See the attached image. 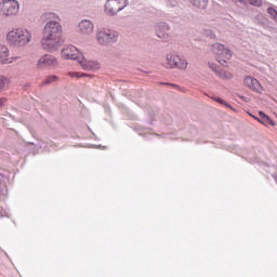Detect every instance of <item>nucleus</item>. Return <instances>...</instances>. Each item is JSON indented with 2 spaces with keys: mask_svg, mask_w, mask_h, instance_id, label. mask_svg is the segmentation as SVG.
Masks as SVG:
<instances>
[{
  "mask_svg": "<svg viewBox=\"0 0 277 277\" xmlns=\"http://www.w3.org/2000/svg\"><path fill=\"white\" fill-rule=\"evenodd\" d=\"M41 21L45 23L41 39L42 50L48 53H55L63 44L60 16L53 12H47L41 15Z\"/></svg>",
  "mask_w": 277,
  "mask_h": 277,
  "instance_id": "f257e3e1",
  "label": "nucleus"
},
{
  "mask_svg": "<svg viewBox=\"0 0 277 277\" xmlns=\"http://www.w3.org/2000/svg\"><path fill=\"white\" fill-rule=\"evenodd\" d=\"M31 31L27 28H13L6 34V42L14 49H23L31 42Z\"/></svg>",
  "mask_w": 277,
  "mask_h": 277,
  "instance_id": "f03ea898",
  "label": "nucleus"
},
{
  "mask_svg": "<svg viewBox=\"0 0 277 277\" xmlns=\"http://www.w3.org/2000/svg\"><path fill=\"white\" fill-rule=\"evenodd\" d=\"M96 40L102 47H111L118 42V34L107 28H101L96 32Z\"/></svg>",
  "mask_w": 277,
  "mask_h": 277,
  "instance_id": "7ed1b4c3",
  "label": "nucleus"
},
{
  "mask_svg": "<svg viewBox=\"0 0 277 277\" xmlns=\"http://www.w3.org/2000/svg\"><path fill=\"white\" fill-rule=\"evenodd\" d=\"M21 10V4L16 0H3L0 2V16H16Z\"/></svg>",
  "mask_w": 277,
  "mask_h": 277,
  "instance_id": "20e7f679",
  "label": "nucleus"
},
{
  "mask_svg": "<svg viewBox=\"0 0 277 277\" xmlns=\"http://www.w3.org/2000/svg\"><path fill=\"white\" fill-rule=\"evenodd\" d=\"M212 52L217 55V62L222 66L233 57V51L228 50L224 44L222 43H214L212 44Z\"/></svg>",
  "mask_w": 277,
  "mask_h": 277,
  "instance_id": "39448f33",
  "label": "nucleus"
},
{
  "mask_svg": "<svg viewBox=\"0 0 277 277\" xmlns=\"http://www.w3.org/2000/svg\"><path fill=\"white\" fill-rule=\"evenodd\" d=\"M129 5V0H107L105 12L108 16H116L118 12H122Z\"/></svg>",
  "mask_w": 277,
  "mask_h": 277,
  "instance_id": "423d86ee",
  "label": "nucleus"
},
{
  "mask_svg": "<svg viewBox=\"0 0 277 277\" xmlns=\"http://www.w3.org/2000/svg\"><path fill=\"white\" fill-rule=\"evenodd\" d=\"M166 68H180L181 70H185V68H187V60L179 55L167 54Z\"/></svg>",
  "mask_w": 277,
  "mask_h": 277,
  "instance_id": "0eeeda50",
  "label": "nucleus"
},
{
  "mask_svg": "<svg viewBox=\"0 0 277 277\" xmlns=\"http://www.w3.org/2000/svg\"><path fill=\"white\" fill-rule=\"evenodd\" d=\"M61 55L63 60H76L78 62L82 53L79 52V49H77L75 45H66L62 50Z\"/></svg>",
  "mask_w": 277,
  "mask_h": 277,
  "instance_id": "6e6552de",
  "label": "nucleus"
},
{
  "mask_svg": "<svg viewBox=\"0 0 277 277\" xmlns=\"http://www.w3.org/2000/svg\"><path fill=\"white\" fill-rule=\"evenodd\" d=\"M38 68H55L57 66V58L51 54H44L38 60Z\"/></svg>",
  "mask_w": 277,
  "mask_h": 277,
  "instance_id": "1a4fd4ad",
  "label": "nucleus"
},
{
  "mask_svg": "<svg viewBox=\"0 0 277 277\" xmlns=\"http://www.w3.org/2000/svg\"><path fill=\"white\" fill-rule=\"evenodd\" d=\"M18 56H10V48L5 44H0V64H12L16 62Z\"/></svg>",
  "mask_w": 277,
  "mask_h": 277,
  "instance_id": "9d476101",
  "label": "nucleus"
},
{
  "mask_svg": "<svg viewBox=\"0 0 277 277\" xmlns=\"http://www.w3.org/2000/svg\"><path fill=\"white\" fill-rule=\"evenodd\" d=\"M243 83L249 90H252L253 92H256L258 94H261L263 92V87L261 85V82L256 80V78L252 76H247L243 79Z\"/></svg>",
  "mask_w": 277,
  "mask_h": 277,
  "instance_id": "9b49d317",
  "label": "nucleus"
},
{
  "mask_svg": "<svg viewBox=\"0 0 277 277\" xmlns=\"http://www.w3.org/2000/svg\"><path fill=\"white\" fill-rule=\"evenodd\" d=\"M78 63L80 64L83 70H98V68H101L98 62L88 61L85 60V56H83V54L80 55V58H78Z\"/></svg>",
  "mask_w": 277,
  "mask_h": 277,
  "instance_id": "f8f14e48",
  "label": "nucleus"
},
{
  "mask_svg": "<svg viewBox=\"0 0 277 277\" xmlns=\"http://www.w3.org/2000/svg\"><path fill=\"white\" fill-rule=\"evenodd\" d=\"M78 29L82 36H90L94 31V24L89 19H82L78 25Z\"/></svg>",
  "mask_w": 277,
  "mask_h": 277,
  "instance_id": "ddd939ff",
  "label": "nucleus"
},
{
  "mask_svg": "<svg viewBox=\"0 0 277 277\" xmlns=\"http://www.w3.org/2000/svg\"><path fill=\"white\" fill-rule=\"evenodd\" d=\"M168 31H170V26H168V24H166L164 22H159L156 24V36H158V38H162V40H168V38H170Z\"/></svg>",
  "mask_w": 277,
  "mask_h": 277,
  "instance_id": "4468645a",
  "label": "nucleus"
},
{
  "mask_svg": "<svg viewBox=\"0 0 277 277\" xmlns=\"http://www.w3.org/2000/svg\"><path fill=\"white\" fill-rule=\"evenodd\" d=\"M259 116H260V119L256 118V117H253L255 118V120H259V122H261L262 124H264L265 127H275L276 123L274 122V120H272V118H269V116H267L265 113L263 111H259Z\"/></svg>",
  "mask_w": 277,
  "mask_h": 277,
  "instance_id": "2eb2a0df",
  "label": "nucleus"
},
{
  "mask_svg": "<svg viewBox=\"0 0 277 277\" xmlns=\"http://www.w3.org/2000/svg\"><path fill=\"white\" fill-rule=\"evenodd\" d=\"M192 5L197 10H207V5H209V0H189Z\"/></svg>",
  "mask_w": 277,
  "mask_h": 277,
  "instance_id": "dca6fc26",
  "label": "nucleus"
},
{
  "mask_svg": "<svg viewBox=\"0 0 277 277\" xmlns=\"http://www.w3.org/2000/svg\"><path fill=\"white\" fill-rule=\"evenodd\" d=\"M10 89V78L0 76V93Z\"/></svg>",
  "mask_w": 277,
  "mask_h": 277,
  "instance_id": "f3484780",
  "label": "nucleus"
},
{
  "mask_svg": "<svg viewBox=\"0 0 277 277\" xmlns=\"http://www.w3.org/2000/svg\"><path fill=\"white\" fill-rule=\"evenodd\" d=\"M216 76L220 77V79H224L225 81H230V79H233V74L222 69L217 71Z\"/></svg>",
  "mask_w": 277,
  "mask_h": 277,
  "instance_id": "a211bd4d",
  "label": "nucleus"
},
{
  "mask_svg": "<svg viewBox=\"0 0 277 277\" xmlns=\"http://www.w3.org/2000/svg\"><path fill=\"white\" fill-rule=\"evenodd\" d=\"M3 175L0 173V181H2ZM8 198V189L3 188V183L0 182V200H5Z\"/></svg>",
  "mask_w": 277,
  "mask_h": 277,
  "instance_id": "6ab92c4d",
  "label": "nucleus"
},
{
  "mask_svg": "<svg viewBox=\"0 0 277 277\" xmlns=\"http://www.w3.org/2000/svg\"><path fill=\"white\" fill-rule=\"evenodd\" d=\"M267 14H269L271 18L277 21V10L273 6L267 8Z\"/></svg>",
  "mask_w": 277,
  "mask_h": 277,
  "instance_id": "aec40b11",
  "label": "nucleus"
},
{
  "mask_svg": "<svg viewBox=\"0 0 277 277\" xmlns=\"http://www.w3.org/2000/svg\"><path fill=\"white\" fill-rule=\"evenodd\" d=\"M55 81H57V76H49L43 81V85H49L50 83H55Z\"/></svg>",
  "mask_w": 277,
  "mask_h": 277,
  "instance_id": "412c9836",
  "label": "nucleus"
},
{
  "mask_svg": "<svg viewBox=\"0 0 277 277\" xmlns=\"http://www.w3.org/2000/svg\"><path fill=\"white\" fill-rule=\"evenodd\" d=\"M69 77L71 78H77V79H81V77H89L91 78L92 76L88 75V74H81V72H69Z\"/></svg>",
  "mask_w": 277,
  "mask_h": 277,
  "instance_id": "4be33fe9",
  "label": "nucleus"
},
{
  "mask_svg": "<svg viewBox=\"0 0 277 277\" xmlns=\"http://www.w3.org/2000/svg\"><path fill=\"white\" fill-rule=\"evenodd\" d=\"M203 35L207 38H210L211 40L215 39V31L211 30V29H206L203 30Z\"/></svg>",
  "mask_w": 277,
  "mask_h": 277,
  "instance_id": "5701e85b",
  "label": "nucleus"
},
{
  "mask_svg": "<svg viewBox=\"0 0 277 277\" xmlns=\"http://www.w3.org/2000/svg\"><path fill=\"white\" fill-rule=\"evenodd\" d=\"M209 68H211V70H213V72H215V75H217V72H220V67L217 66V64L215 63H209Z\"/></svg>",
  "mask_w": 277,
  "mask_h": 277,
  "instance_id": "b1692460",
  "label": "nucleus"
},
{
  "mask_svg": "<svg viewBox=\"0 0 277 277\" xmlns=\"http://www.w3.org/2000/svg\"><path fill=\"white\" fill-rule=\"evenodd\" d=\"M250 5H255V8H261L263 5V0H249Z\"/></svg>",
  "mask_w": 277,
  "mask_h": 277,
  "instance_id": "393cba45",
  "label": "nucleus"
},
{
  "mask_svg": "<svg viewBox=\"0 0 277 277\" xmlns=\"http://www.w3.org/2000/svg\"><path fill=\"white\" fill-rule=\"evenodd\" d=\"M214 101H216V103H220V105H224L225 107H230V104L226 103L224 100L220 97L214 98Z\"/></svg>",
  "mask_w": 277,
  "mask_h": 277,
  "instance_id": "a878e982",
  "label": "nucleus"
},
{
  "mask_svg": "<svg viewBox=\"0 0 277 277\" xmlns=\"http://www.w3.org/2000/svg\"><path fill=\"white\" fill-rule=\"evenodd\" d=\"M236 3H240V5H243V8H248V1L246 0H236Z\"/></svg>",
  "mask_w": 277,
  "mask_h": 277,
  "instance_id": "bb28decb",
  "label": "nucleus"
},
{
  "mask_svg": "<svg viewBox=\"0 0 277 277\" xmlns=\"http://www.w3.org/2000/svg\"><path fill=\"white\" fill-rule=\"evenodd\" d=\"M0 217H10V213H8L5 210H2L0 211Z\"/></svg>",
  "mask_w": 277,
  "mask_h": 277,
  "instance_id": "cd10ccee",
  "label": "nucleus"
},
{
  "mask_svg": "<svg viewBox=\"0 0 277 277\" xmlns=\"http://www.w3.org/2000/svg\"><path fill=\"white\" fill-rule=\"evenodd\" d=\"M5 105V98L4 97H0V107H3Z\"/></svg>",
  "mask_w": 277,
  "mask_h": 277,
  "instance_id": "c85d7f7f",
  "label": "nucleus"
},
{
  "mask_svg": "<svg viewBox=\"0 0 277 277\" xmlns=\"http://www.w3.org/2000/svg\"><path fill=\"white\" fill-rule=\"evenodd\" d=\"M242 100L246 101V102H248V97L242 96Z\"/></svg>",
  "mask_w": 277,
  "mask_h": 277,
  "instance_id": "c756f323",
  "label": "nucleus"
},
{
  "mask_svg": "<svg viewBox=\"0 0 277 277\" xmlns=\"http://www.w3.org/2000/svg\"><path fill=\"white\" fill-rule=\"evenodd\" d=\"M97 148H101V145H98Z\"/></svg>",
  "mask_w": 277,
  "mask_h": 277,
  "instance_id": "7c9ffc66",
  "label": "nucleus"
}]
</instances>
